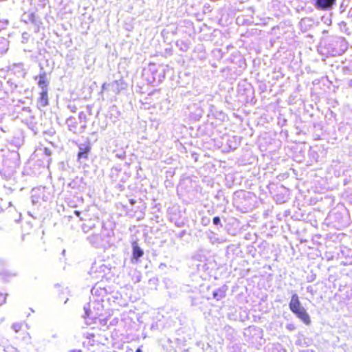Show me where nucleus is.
Wrapping results in <instances>:
<instances>
[{
	"label": "nucleus",
	"instance_id": "9b49d317",
	"mask_svg": "<svg viewBox=\"0 0 352 352\" xmlns=\"http://www.w3.org/2000/svg\"><path fill=\"white\" fill-rule=\"evenodd\" d=\"M74 213H75V214H76V216L79 217V216H80V212H79L78 210H75Z\"/></svg>",
	"mask_w": 352,
	"mask_h": 352
},
{
	"label": "nucleus",
	"instance_id": "39448f33",
	"mask_svg": "<svg viewBox=\"0 0 352 352\" xmlns=\"http://www.w3.org/2000/svg\"><path fill=\"white\" fill-rule=\"evenodd\" d=\"M37 103L41 107H45L48 105V94L47 90H42L39 94V97L37 98Z\"/></svg>",
	"mask_w": 352,
	"mask_h": 352
},
{
	"label": "nucleus",
	"instance_id": "7ed1b4c3",
	"mask_svg": "<svg viewBox=\"0 0 352 352\" xmlns=\"http://www.w3.org/2000/svg\"><path fill=\"white\" fill-rule=\"evenodd\" d=\"M336 0H316L315 6L321 10H330L335 5Z\"/></svg>",
	"mask_w": 352,
	"mask_h": 352
},
{
	"label": "nucleus",
	"instance_id": "ddd939ff",
	"mask_svg": "<svg viewBox=\"0 0 352 352\" xmlns=\"http://www.w3.org/2000/svg\"><path fill=\"white\" fill-rule=\"evenodd\" d=\"M287 328H288L289 330H292V329H293L292 327H288Z\"/></svg>",
	"mask_w": 352,
	"mask_h": 352
},
{
	"label": "nucleus",
	"instance_id": "f257e3e1",
	"mask_svg": "<svg viewBox=\"0 0 352 352\" xmlns=\"http://www.w3.org/2000/svg\"><path fill=\"white\" fill-rule=\"evenodd\" d=\"M289 307L291 311L305 324H311V319L305 309L302 306L299 297L296 294L292 296Z\"/></svg>",
	"mask_w": 352,
	"mask_h": 352
},
{
	"label": "nucleus",
	"instance_id": "1a4fd4ad",
	"mask_svg": "<svg viewBox=\"0 0 352 352\" xmlns=\"http://www.w3.org/2000/svg\"><path fill=\"white\" fill-rule=\"evenodd\" d=\"M6 300L5 295L0 292V306L6 302Z\"/></svg>",
	"mask_w": 352,
	"mask_h": 352
},
{
	"label": "nucleus",
	"instance_id": "f8f14e48",
	"mask_svg": "<svg viewBox=\"0 0 352 352\" xmlns=\"http://www.w3.org/2000/svg\"><path fill=\"white\" fill-rule=\"evenodd\" d=\"M135 352H142V350L140 349H138Z\"/></svg>",
	"mask_w": 352,
	"mask_h": 352
},
{
	"label": "nucleus",
	"instance_id": "20e7f679",
	"mask_svg": "<svg viewBox=\"0 0 352 352\" xmlns=\"http://www.w3.org/2000/svg\"><path fill=\"white\" fill-rule=\"evenodd\" d=\"M132 259L135 260L136 262L139 261V259L143 256L144 251L140 248L137 242L133 241L132 243Z\"/></svg>",
	"mask_w": 352,
	"mask_h": 352
},
{
	"label": "nucleus",
	"instance_id": "6e6552de",
	"mask_svg": "<svg viewBox=\"0 0 352 352\" xmlns=\"http://www.w3.org/2000/svg\"><path fill=\"white\" fill-rule=\"evenodd\" d=\"M225 296H226L225 291L221 289H219L217 291H214L213 292V297H214V298H215L217 300H221V298H224Z\"/></svg>",
	"mask_w": 352,
	"mask_h": 352
},
{
	"label": "nucleus",
	"instance_id": "4468645a",
	"mask_svg": "<svg viewBox=\"0 0 352 352\" xmlns=\"http://www.w3.org/2000/svg\"><path fill=\"white\" fill-rule=\"evenodd\" d=\"M287 328H288L289 330H292V329H293L292 327H288Z\"/></svg>",
	"mask_w": 352,
	"mask_h": 352
},
{
	"label": "nucleus",
	"instance_id": "0eeeda50",
	"mask_svg": "<svg viewBox=\"0 0 352 352\" xmlns=\"http://www.w3.org/2000/svg\"><path fill=\"white\" fill-rule=\"evenodd\" d=\"M38 85L42 90H47L48 81L45 72L39 74Z\"/></svg>",
	"mask_w": 352,
	"mask_h": 352
},
{
	"label": "nucleus",
	"instance_id": "423d86ee",
	"mask_svg": "<svg viewBox=\"0 0 352 352\" xmlns=\"http://www.w3.org/2000/svg\"><path fill=\"white\" fill-rule=\"evenodd\" d=\"M12 329L14 330L16 333H21L22 338H25L29 336L26 328L22 324H14L12 325Z\"/></svg>",
	"mask_w": 352,
	"mask_h": 352
},
{
	"label": "nucleus",
	"instance_id": "9d476101",
	"mask_svg": "<svg viewBox=\"0 0 352 352\" xmlns=\"http://www.w3.org/2000/svg\"><path fill=\"white\" fill-rule=\"evenodd\" d=\"M213 223L215 225H218L220 223V218L219 217H214L213 218Z\"/></svg>",
	"mask_w": 352,
	"mask_h": 352
},
{
	"label": "nucleus",
	"instance_id": "f03ea898",
	"mask_svg": "<svg viewBox=\"0 0 352 352\" xmlns=\"http://www.w3.org/2000/svg\"><path fill=\"white\" fill-rule=\"evenodd\" d=\"M79 151L77 154V160L81 162L82 160H87L89 158L91 150V144L89 139H87L82 143H77Z\"/></svg>",
	"mask_w": 352,
	"mask_h": 352
}]
</instances>
